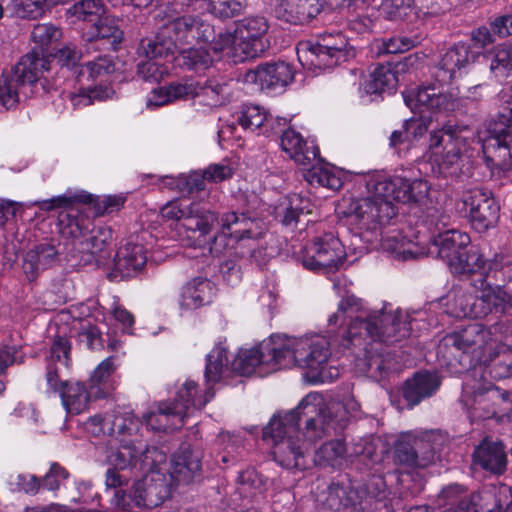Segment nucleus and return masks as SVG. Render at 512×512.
Segmentation results:
<instances>
[{
	"mask_svg": "<svg viewBox=\"0 0 512 512\" xmlns=\"http://www.w3.org/2000/svg\"><path fill=\"white\" fill-rule=\"evenodd\" d=\"M275 461L286 469H304V456L307 444L300 439L299 434H289L286 439L273 443Z\"/></svg>",
	"mask_w": 512,
	"mask_h": 512,
	"instance_id": "32",
	"label": "nucleus"
},
{
	"mask_svg": "<svg viewBox=\"0 0 512 512\" xmlns=\"http://www.w3.org/2000/svg\"><path fill=\"white\" fill-rule=\"evenodd\" d=\"M65 410L74 415L84 412L94 394L89 392L82 382L69 381L65 383L59 394Z\"/></svg>",
	"mask_w": 512,
	"mask_h": 512,
	"instance_id": "46",
	"label": "nucleus"
},
{
	"mask_svg": "<svg viewBox=\"0 0 512 512\" xmlns=\"http://www.w3.org/2000/svg\"><path fill=\"white\" fill-rule=\"evenodd\" d=\"M457 206L478 232L488 230L498 220L499 205L487 189L475 187L464 191Z\"/></svg>",
	"mask_w": 512,
	"mask_h": 512,
	"instance_id": "13",
	"label": "nucleus"
},
{
	"mask_svg": "<svg viewBox=\"0 0 512 512\" xmlns=\"http://www.w3.org/2000/svg\"><path fill=\"white\" fill-rule=\"evenodd\" d=\"M504 260V256L495 255L493 259L485 261L478 250L465 248L448 267L453 274L469 277L474 288H482L486 278L498 280V274L507 263Z\"/></svg>",
	"mask_w": 512,
	"mask_h": 512,
	"instance_id": "12",
	"label": "nucleus"
},
{
	"mask_svg": "<svg viewBox=\"0 0 512 512\" xmlns=\"http://www.w3.org/2000/svg\"><path fill=\"white\" fill-rule=\"evenodd\" d=\"M146 262L147 255L143 245L127 242L115 254L111 275L121 279L133 277L142 270Z\"/></svg>",
	"mask_w": 512,
	"mask_h": 512,
	"instance_id": "26",
	"label": "nucleus"
},
{
	"mask_svg": "<svg viewBox=\"0 0 512 512\" xmlns=\"http://www.w3.org/2000/svg\"><path fill=\"white\" fill-rule=\"evenodd\" d=\"M214 396L212 388L208 386L204 393L199 392L198 384L192 380H186L176 392L172 404L174 409L185 407L183 420L195 410L203 408Z\"/></svg>",
	"mask_w": 512,
	"mask_h": 512,
	"instance_id": "40",
	"label": "nucleus"
},
{
	"mask_svg": "<svg viewBox=\"0 0 512 512\" xmlns=\"http://www.w3.org/2000/svg\"><path fill=\"white\" fill-rule=\"evenodd\" d=\"M297 56L303 66L326 69L354 58L356 50L342 33L325 32L315 40L300 42Z\"/></svg>",
	"mask_w": 512,
	"mask_h": 512,
	"instance_id": "6",
	"label": "nucleus"
},
{
	"mask_svg": "<svg viewBox=\"0 0 512 512\" xmlns=\"http://www.w3.org/2000/svg\"><path fill=\"white\" fill-rule=\"evenodd\" d=\"M382 180L376 186V190L384 195H389L391 202L402 203L422 202L429 193L427 181L422 179L409 180L401 176L383 175Z\"/></svg>",
	"mask_w": 512,
	"mask_h": 512,
	"instance_id": "20",
	"label": "nucleus"
},
{
	"mask_svg": "<svg viewBox=\"0 0 512 512\" xmlns=\"http://www.w3.org/2000/svg\"><path fill=\"white\" fill-rule=\"evenodd\" d=\"M475 141L476 131L472 127L447 123L430 133L429 149L437 157L439 166L448 169L472 156Z\"/></svg>",
	"mask_w": 512,
	"mask_h": 512,
	"instance_id": "7",
	"label": "nucleus"
},
{
	"mask_svg": "<svg viewBox=\"0 0 512 512\" xmlns=\"http://www.w3.org/2000/svg\"><path fill=\"white\" fill-rule=\"evenodd\" d=\"M415 61L413 56H408L403 62L397 63L395 67L388 64H378L370 73L369 79L364 84L368 94H381L395 91L398 84L397 73L404 71L405 67L412 65Z\"/></svg>",
	"mask_w": 512,
	"mask_h": 512,
	"instance_id": "29",
	"label": "nucleus"
},
{
	"mask_svg": "<svg viewBox=\"0 0 512 512\" xmlns=\"http://www.w3.org/2000/svg\"><path fill=\"white\" fill-rule=\"evenodd\" d=\"M74 203L63 207L65 210L58 215L57 226L63 238L71 240L74 249L82 238H85L93 226V221L78 209L73 207ZM56 207H54L55 209ZM53 210V208L51 209Z\"/></svg>",
	"mask_w": 512,
	"mask_h": 512,
	"instance_id": "28",
	"label": "nucleus"
},
{
	"mask_svg": "<svg viewBox=\"0 0 512 512\" xmlns=\"http://www.w3.org/2000/svg\"><path fill=\"white\" fill-rule=\"evenodd\" d=\"M51 61L48 54H43L35 49H31L27 54L22 56L15 65L12 74H14L22 85L29 84L36 91L39 87L44 93H49L57 88V83L50 82L43 78V73L51 69Z\"/></svg>",
	"mask_w": 512,
	"mask_h": 512,
	"instance_id": "18",
	"label": "nucleus"
},
{
	"mask_svg": "<svg viewBox=\"0 0 512 512\" xmlns=\"http://www.w3.org/2000/svg\"><path fill=\"white\" fill-rule=\"evenodd\" d=\"M126 197L123 194L94 196L92 194L77 193L73 195H59L38 203L41 210L50 211L54 207H66L71 203H87L92 205L95 214L102 216L119 211L124 205Z\"/></svg>",
	"mask_w": 512,
	"mask_h": 512,
	"instance_id": "19",
	"label": "nucleus"
},
{
	"mask_svg": "<svg viewBox=\"0 0 512 512\" xmlns=\"http://www.w3.org/2000/svg\"><path fill=\"white\" fill-rule=\"evenodd\" d=\"M246 6V0H207V10L215 18L231 19L240 15Z\"/></svg>",
	"mask_w": 512,
	"mask_h": 512,
	"instance_id": "62",
	"label": "nucleus"
},
{
	"mask_svg": "<svg viewBox=\"0 0 512 512\" xmlns=\"http://www.w3.org/2000/svg\"><path fill=\"white\" fill-rule=\"evenodd\" d=\"M491 278H486V284L471 304L469 315L475 318H483L488 314H505L512 308L511 296L498 284L492 283Z\"/></svg>",
	"mask_w": 512,
	"mask_h": 512,
	"instance_id": "22",
	"label": "nucleus"
},
{
	"mask_svg": "<svg viewBox=\"0 0 512 512\" xmlns=\"http://www.w3.org/2000/svg\"><path fill=\"white\" fill-rule=\"evenodd\" d=\"M177 62L187 70L200 73L212 66L213 59L207 49L190 47L180 52Z\"/></svg>",
	"mask_w": 512,
	"mask_h": 512,
	"instance_id": "55",
	"label": "nucleus"
},
{
	"mask_svg": "<svg viewBox=\"0 0 512 512\" xmlns=\"http://www.w3.org/2000/svg\"><path fill=\"white\" fill-rule=\"evenodd\" d=\"M365 498L360 496V501L373 507L372 512L378 509V504L387 507V499L390 494L387 484L382 476L374 475L370 478L365 489Z\"/></svg>",
	"mask_w": 512,
	"mask_h": 512,
	"instance_id": "58",
	"label": "nucleus"
},
{
	"mask_svg": "<svg viewBox=\"0 0 512 512\" xmlns=\"http://www.w3.org/2000/svg\"><path fill=\"white\" fill-rule=\"evenodd\" d=\"M137 434L119 436V447L109 455V463L119 470H151L166 462V454L155 446L145 447Z\"/></svg>",
	"mask_w": 512,
	"mask_h": 512,
	"instance_id": "10",
	"label": "nucleus"
},
{
	"mask_svg": "<svg viewBox=\"0 0 512 512\" xmlns=\"http://www.w3.org/2000/svg\"><path fill=\"white\" fill-rule=\"evenodd\" d=\"M142 421L131 410L117 407L105 416L94 415L87 419L84 428L94 436L108 435L113 438L119 436H133L139 432Z\"/></svg>",
	"mask_w": 512,
	"mask_h": 512,
	"instance_id": "17",
	"label": "nucleus"
},
{
	"mask_svg": "<svg viewBox=\"0 0 512 512\" xmlns=\"http://www.w3.org/2000/svg\"><path fill=\"white\" fill-rule=\"evenodd\" d=\"M20 86L21 81L12 73L0 77V107L8 110L17 105Z\"/></svg>",
	"mask_w": 512,
	"mask_h": 512,
	"instance_id": "63",
	"label": "nucleus"
},
{
	"mask_svg": "<svg viewBox=\"0 0 512 512\" xmlns=\"http://www.w3.org/2000/svg\"><path fill=\"white\" fill-rule=\"evenodd\" d=\"M491 332L480 323H471L447 334L440 342L437 355L456 372L470 369L484 355Z\"/></svg>",
	"mask_w": 512,
	"mask_h": 512,
	"instance_id": "4",
	"label": "nucleus"
},
{
	"mask_svg": "<svg viewBox=\"0 0 512 512\" xmlns=\"http://www.w3.org/2000/svg\"><path fill=\"white\" fill-rule=\"evenodd\" d=\"M185 407L174 409L168 401L159 402L156 411L143 415V422L152 430L165 431L182 425Z\"/></svg>",
	"mask_w": 512,
	"mask_h": 512,
	"instance_id": "44",
	"label": "nucleus"
},
{
	"mask_svg": "<svg viewBox=\"0 0 512 512\" xmlns=\"http://www.w3.org/2000/svg\"><path fill=\"white\" fill-rule=\"evenodd\" d=\"M164 221L180 222L188 231L199 232L205 236L212 231L216 220L215 213L201 208L197 203L174 200L166 203L160 210Z\"/></svg>",
	"mask_w": 512,
	"mask_h": 512,
	"instance_id": "14",
	"label": "nucleus"
},
{
	"mask_svg": "<svg viewBox=\"0 0 512 512\" xmlns=\"http://www.w3.org/2000/svg\"><path fill=\"white\" fill-rule=\"evenodd\" d=\"M50 6L49 0H0V19L9 17L36 19Z\"/></svg>",
	"mask_w": 512,
	"mask_h": 512,
	"instance_id": "45",
	"label": "nucleus"
},
{
	"mask_svg": "<svg viewBox=\"0 0 512 512\" xmlns=\"http://www.w3.org/2000/svg\"><path fill=\"white\" fill-rule=\"evenodd\" d=\"M511 397V392L489 385L475 390L471 397L464 400V405L471 421L491 419L512 410Z\"/></svg>",
	"mask_w": 512,
	"mask_h": 512,
	"instance_id": "16",
	"label": "nucleus"
},
{
	"mask_svg": "<svg viewBox=\"0 0 512 512\" xmlns=\"http://www.w3.org/2000/svg\"><path fill=\"white\" fill-rule=\"evenodd\" d=\"M293 78L292 66L283 61L260 64L255 70L247 71L244 76L245 82L258 84L261 90L269 91L286 87Z\"/></svg>",
	"mask_w": 512,
	"mask_h": 512,
	"instance_id": "24",
	"label": "nucleus"
},
{
	"mask_svg": "<svg viewBox=\"0 0 512 512\" xmlns=\"http://www.w3.org/2000/svg\"><path fill=\"white\" fill-rule=\"evenodd\" d=\"M113 241V231L108 226L90 227L85 238H82L75 250L92 256L104 252Z\"/></svg>",
	"mask_w": 512,
	"mask_h": 512,
	"instance_id": "50",
	"label": "nucleus"
},
{
	"mask_svg": "<svg viewBox=\"0 0 512 512\" xmlns=\"http://www.w3.org/2000/svg\"><path fill=\"white\" fill-rule=\"evenodd\" d=\"M467 233L458 230H447L434 238L430 253L444 260L447 265L470 244Z\"/></svg>",
	"mask_w": 512,
	"mask_h": 512,
	"instance_id": "37",
	"label": "nucleus"
},
{
	"mask_svg": "<svg viewBox=\"0 0 512 512\" xmlns=\"http://www.w3.org/2000/svg\"><path fill=\"white\" fill-rule=\"evenodd\" d=\"M166 28L167 21L160 27L153 39H143L137 49L138 54L150 59L166 58L173 55L181 45L175 39L173 32H165Z\"/></svg>",
	"mask_w": 512,
	"mask_h": 512,
	"instance_id": "41",
	"label": "nucleus"
},
{
	"mask_svg": "<svg viewBox=\"0 0 512 512\" xmlns=\"http://www.w3.org/2000/svg\"><path fill=\"white\" fill-rule=\"evenodd\" d=\"M116 370L113 357L104 359L92 372L89 383L95 398L108 397L115 389L111 379Z\"/></svg>",
	"mask_w": 512,
	"mask_h": 512,
	"instance_id": "48",
	"label": "nucleus"
},
{
	"mask_svg": "<svg viewBox=\"0 0 512 512\" xmlns=\"http://www.w3.org/2000/svg\"><path fill=\"white\" fill-rule=\"evenodd\" d=\"M315 161L316 164H310L311 167L304 173L306 181L314 187H324L333 191L339 190L343 185L339 172L328 164L321 163L319 156Z\"/></svg>",
	"mask_w": 512,
	"mask_h": 512,
	"instance_id": "49",
	"label": "nucleus"
},
{
	"mask_svg": "<svg viewBox=\"0 0 512 512\" xmlns=\"http://www.w3.org/2000/svg\"><path fill=\"white\" fill-rule=\"evenodd\" d=\"M97 40L106 41L112 50H117L123 40L124 33L118 25V20L103 17L95 24Z\"/></svg>",
	"mask_w": 512,
	"mask_h": 512,
	"instance_id": "59",
	"label": "nucleus"
},
{
	"mask_svg": "<svg viewBox=\"0 0 512 512\" xmlns=\"http://www.w3.org/2000/svg\"><path fill=\"white\" fill-rule=\"evenodd\" d=\"M142 480L133 486V498L137 506L155 508L170 496V484L160 472V465L151 470Z\"/></svg>",
	"mask_w": 512,
	"mask_h": 512,
	"instance_id": "21",
	"label": "nucleus"
},
{
	"mask_svg": "<svg viewBox=\"0 0 512 512\" xmlns=\"http://www.w3.org/2000/svg\"><path fill=\"white\" fill-rule=\"evenodd\" d=\"M289 434H299L297 410L292 409L283 415L274 414L269 423L263 428V440L271 444L286 439Z\"/></svg>",
	"mask_w": 512,
	"mask_h": 512,
	"instance_id": "43",
	"label": "nucleus"
},
{
	"mask_svg": "<svg viewBox=\"0 0 512 512\" xmlns=\"http://www.w3.org/2000/svg\"><path fill=\"white\" fill-rule=\"evenodd\" d=\"M476 53L471 51V46L459 42L449 48L442 56L435 71V78L438 84L432 83L420 86L416 92L404 96L405 103L412 111L432 113H448L455 111L458 107V100L449 93L441 91V86L451 82L456 73L469 63L474 62Z\"/></svg>",
	"mask_w": 512,
	"mask_h": 512,
	"instance_id": "2",
	"label": "nucleus"
},
{
	"mask_svg": "<svg viewBox=\"0 0 512 512\" xmlns=\"http://www.w3.org/2000/svg\"><path fill=\"white\" fill-rule=\"evenodd\" d=\"M381 180V174L372 176L367 181V188L371 195L352 200L349 204L347 214L360 229H374L378 224L388 223L397 214L389 195L381 194L376 190Z\"/></svg>",
	"mask_w": 512,
	"mask_h": 512,
	"instance_id": "8",
	"label": "nucleus"
},
{
	"mask_svg": "<svg viewBox=\"0 0 512 512\" xmlns=\"http://www.w3.org/2000/svg\"><path fill=\"white\" fill-rule=\"evenodd\" d=\"M361 307L360 299L344 297L337 311L329 319V326L342 325L351 319L341 335L340 345L355 358V367L367 377L380 381L391 369L390 354L384 344L399 342L410 335L409 316L400 309L395 312L374 311L366 315L353 316Z\"/></svg>",
	"mask_w": 512,
	"mask_h": 512,
	"instance_id": "1",
	"label": "nucleus"
},
{
	"mask_svg": "<svg viewBox=\"0 0 512 512\" xmlns=\"http://www.w3.org/2000/svg\"><path fill=\"white\" fill-rule=\"evenodd\" d=\"M390 2L393 8L390 14L394 18L410 23L439 15L442 12L439 0H390Z\"/></svg>",
	"mask_w": 512,
	"mask_h": 512,
	"instance_id": "33",
	"label": "nucleus"
},
{
	"mask_svg": "<svg viewBox=\"0 0 512 512\" xmlns=\"http://www.w3.org/2000/svg\"><path fill=\"white\" fill-rule=\"evenodd\" d=\"M268 29V21L264 16H247L237 23L235 33L238 37L246 39H265Z\"/></svg>",
	"mask_w": 512,
	"mask_h": 512,
	"instance_id": "61",
	"label": "nucleus"
},
{
	"mask_svg": "<svg viewBox=\"0 0 512 512\" xmlns=\"http://www.w3.org/2000/svg\"><path fill=\"white\" fill-rule=\"evenodd\" d=\"M49 58L51 54H48ZM53 61L59 66V73L63 76L72 74L78 81L84 78V68L79 64L81 54L76 46L72 44L65 45L52 55Z\"/></svg>",
	"mask_w": 512,
	"mask_h": 512,
	"instance_id": "51",
	"label": "nucleus"
},
{
	"mask_svg": "<svg viewBox=\"0 0 512 512\" xmlns=\"http://www.w3.org/2000/svg\"><path fill=\"white\" fill-rule=\"evenodd\" d=\"M279 346L277 336H272L271 341L262 343L259 347L241 349L231 363V369L243 376L251 375L260 365L268 366L271 370L281 369L272 349Z\"/></svg>",
	"mask_w": 512,
	"mask_h": 512,
	"instance_id": "23",
	"label": "nucleus"
},
{
	"mask_svg": "<svg viewBox=\"0 0 512 512\" xmlns=\"http://www.w3.org/2000/svg\"><path fill=\"white\" fill-rule=\"evenodd\" d=\"M205 368V380L207 386H212L219 382L223 372L228 367L227 350L222 345H216L207 355Z\"/></svg>",
	"mask_w": 512,
	"mask_h": 512,
	"instance_id": "54",
	"label": "nucleus"
},
{
	"mask_svg": "<svg viewBox=\"0 0 512 512\" xmlns=\"http://www.w3.org/2000/svg\"><path fill=\"white\" fill-rule=\"evenodd\" d=\"M310 200L299 194H292L276 209V217L287 227H294L301 215L311 213Z\"/></svg>",
	"mask_w": 512,
	"mask_h": 512,
	"instance_id": "47",
	"label": "nucleus"
},
{
	"mask_svg": "<svg viewBox=\"0 0 512 512\" xmlns=\"http://www.w3.org/2000/svg\"><path fill=\"white\" fill-rule=\"evenodd\" d=\"M62 38V30L53 23H39L34 25L31 31V42L33 48L43 54H48V50L54 43Z\"/></svg>",
	"mask_w": 512,
	"mask_h": 512,
	"instance_id": "53",
	"label": "nucleus"
},
{
	"mask_svg": "<svg viewBox=\"0 0 512 512\" xmlns=\"http://www.w3.org/2000/svg\"><path fill=\"white\" fill-rule=\"evenodd\" d=\"M216 217L214 225L217 224L223 236L215 237L213 246L211 250L220 253L221 250L218 249L220 245L219 242L224 240V236L229 234L231 237L235 239H244V238H252L254 236L252 227L256 224L253 219L247 217L244 213L238 214L235 211H229L222 213L220 217Z\"/></svg>",
	"mask_w": 512,
	"mask_h": 512,
	"instance_id": "31",
	"label": "nucleus"
},
{
	"mask_svg": "<svg viewBox=\"0 0 512 512\" xmlns=\"http://www.w3.org/2000/svg\"><path fill=\"white\" fill-rule=\"evenodd\" d=\"M298 424L304 421L303 431H299L307 446L328 436L333 429L332 413L323 396L317 392L307 394L296 407Z\"/></svg>",
	"mask_w": 512,
	"mask_h": 512,
	"instance_id": "11",
	"label": "nucleus"
},
{
	"mask_svg": "<svg viewBox=\"0 0 512 512\" xmlns=\"http://www.w3.org/2000/svg\"><path fill=\"white\" fill-rule=\"evenodd\" d=\"M345 454L344 443L341 440H331L316 450L314 463L320 467H335L340 464Z\"/></svg>",
	"mask_w": 512,
	"mask_h": 512,
	"instance_id": "56",
	"label": "nucleus"
},
{
	"mask_svg": "<svg viewBox=\"0 0 512 512\" xmlns=\"http://www.w3.org/2000/svg\"><path fill=\"white\" fill-rule=\"evenodd\" d=\"M277 340L279 346L272 352L280 368L296 365L307 369V376L313 383H324L338 377V370L328 365L330 344L324 336L294 338L277 335Z\"/></svg>",
	"mask_w": 512,
	"mask_h": 512,
	"instance_id": "3",
	"label": "nucleus"
},
{
	"mask_svg": "<svg viewBox=\"0 0 512 512\" xmlns=\"http://www.w3.org/2000/svg\"><path fill=\"white\" fill-rule=\"evenodd\" d=\"M215 292L213 282L207 278L196 277L181 288L179 305L186 310L198 309L211 303Z\"/></svg>",
	"mask_w": 512,
	"mask_h": 512,
	"instance_id": "35",
	"label": "nucleus"
},
{
	"mask_svg": "<svg viewBox=\"0 0 512 512\" xmlns=\"http://www.w3.org/2000/svg\"><path fill=\"white\" fill-rule=\"evenodd\" d=\"M474 463L494 474H502L506 470L507 457L501 442L484 439L473 452Z\"/></svg>",
	"mask_w": 512,
	"mask_h": 512,
	"instance_id": "38",
	"label": "nucleus"
},
{
	"mask_svg": "<svg viewBox=\"0 0 512 512\" xmlns=\"http://www.w3.org/2000/svg\"><path fill=\"white\" fill-rule=\"evenodd\" d=\"M441 381L436 373L418 372L407 379L402 394L408 406L418 405L425 398L431 397L440 387Z\"/></svg>",
	"mask_w": 512,
	"mask_h": 512,
	"instance_id": "34",
	"label": "nucleus"
},
{
	"mask_svg": "<svg viewBox=\"0 0 512 512\" xmlns=\"http://www.w3.org/2000/svg\"><path fill=\"white\" fill-rule=\"evenodd\" d=\"M490 70L500 77L507 76L512 71V44H502L495 49Z\"/></svg>",
	"mask_w": 512,
	"mask_h": 512,
	"instance_id": "64",
	"label": "nucleus"
},
{
	"mask_svg": "<svg viewBox=\"0 0 512 512\" xmlns=\"http://www.w3.org/2000/svg\"><path fill=\"white\" fill-rule=\"evenodd\" d=\"M201 453L190 446H181L170 462L169 475L175 484L188 485L201 478Z\"/></svg>",
	"mask_w": 512,
	"mask_h": 512,
	"instance_id": "25",
	"label": "nucleus"
},
{
	"mask_svg": "<svg viewBox=\"0 0 512 512\" xmlns=\"http://www.w3.org/2000/svg\"><path fill=\"white\" fill-rule=\"evenodd\" d=\"M59 252L53 244L41 243L26 252L22 268L28 280H33L39 272L53 267L58 262Z\"/></svg>",
	"mask_w": 512,
	"mask_h": 512,
	"instance_id": "36",
	"label": "nucleus"
},
{
	"mask_svg": "<svg viewBox=\"0 0 512 512\" xmlns=\"http://www.w3.org/2000/svg\"><path fill=\"white\" fill-rule=\"evenodd\" d=\"M345 257L344 246L339 238L332 233H325L305 247L302 263L309 270L331 272L338 269Z\"/></svg>",
	"mask_w": 512,
	"mask_h": 512,
	"instance_id": "15",
	"label": "nucleus"
},
{
	"mask_svg": "<svg viewBox=\"0 0 512 512\" xmlns=\"http://www.w3.org/2000/svg\"><path fill=\"white\" fill-rule=\"evenodd\" d=\"M237 121L244 129L258 132V134H261L265 125L273 128L272 116L258 105H244L238 113Z\"/></svg>",
	"mask_w": 512,
	"mask_h": 512,
	"instance_id": "52",
	"label": "nucleus"
},
{
	"mask_svg": "<svg viewBox=\"0 0 512 512\" xmlns=\"http://www.w3.org/2000/svg\"><path fill=\"white\" fill-rule=\"evenodd\" d=\"M423 445L421 440H414V444L405 439L399 440L394 447V461L409 468L426 467L433 460L434 453L430 449L419 455L418 450Z\"/></svg>",
	"mask_w": 512,
	"mask_h": 512,
	"instance_id": "42",
	"label": "nucleus"
},
{
	"mask_svg": "<svg viewBox=\"0 0 512 512\" xmlns=\"http://www.w3.org/2000/svg\"><path fill=\"white\" fill-rule=\"evenodd\" d=\"M227 86L216 80H206L203 84L195 82L194 97L202 98L209 106H219L226 100Z\"/></svg>",
	"mask_w": 512,
	"mask_h": 512,
	"instance_id": "57",
	"label": "nucleus"
},
{
	"mask_svg": "<svg viewBox=\"0 0 512 512\" xmlns=\"http://www.w3.org/2000/svg\"><path fill=\"white\" fill-rule=\"evenodd\" d=\"M280 144L283 151L302 166H309L320 154L317 146H308L301 134L293 129H287L282 133Z\"/></svg>",
	"mask_w": 512,
	"mask_h": 512,
	"instance_id": "39",
	"label": "nucleus"
},
{
	"mask_svg": "<svg viewBox=\"0 0 512 512\" xmlns=\"http://www.w3.org/2000/svg\"><path fill=\"white\" fill-rule=\"evenodd\" d=\"M273 11L281 21L304 25L320 13L321 4L320 0H278Z\"/></svg>",
	"mask_w": 512,
	"mask_h": 512,
	"instance_id": "27",
	"label": "nucleus"
},
{
	"mask_svg": "<svg viewBox=\"0 0 512 512\" xmlns=\"http://www.w3.org/2000/svg\"><path fill=\"white\" fill-rule=\"evenodd\" d=\"M323 499H320L322 505L333 511H340L352 508L360 512H372L373 507L360 501V493L351 486H341L331 484L323 493Z\"/></svg>",
	"mask_w": 512,
	"mask_h": 512,
	"instance_id": "30",
	"label": "nucleus"
},
{
	"mask_svg": "<svg viewBox=\"0 0 512 512\" xmlns=\"http://www.w3.org/2000/svg\"><path fill=\"white\" fill-rule=\"evenodd\" d=\"M232 35L235 38L231 46L234 45L235 55L240 61L254 59L260 56L267 48V41L265 39H246L245 37H238L236 33H232Z\"/></svg>",
	"mask_w": 512,
	"mask_h": 512,
	"instance_id": "60",
	"label": "nucleus"
},
{
	"mask_svg": "<svg viewBox=\"0 0 512 512\" xmlns=\"http://www.w3.org/2000/svg\"><path fill=\"white\" fill-rule=\"evenodd\" d=\"M490 136L482 143L483 158L490 168L512 170V103L490 125Z\"/></svg>",
	"mask_w": 512,
	"mask_h": 512,
	"instance_id": "9",
	"label": "nucleus"
},
{
	"mask_svg": "<svg viewBox=\"0 0 512 512\" xmlns=\"http://www.w3.org/2000/svg\"><path fill=\"white\" fill-rule=\"evenodd\" d=\"M173 32L180 45H189L194 42L209 43L214 52L220 53L231 47L234 41L232 32L217 28L204 15L170 16L167 19L165 32Z\"/></svg>",
	"mask_w": 512,
	"mask_h": 512,
	"instance_id": "5",
	"label": "nucleus"
}]
</instances>
